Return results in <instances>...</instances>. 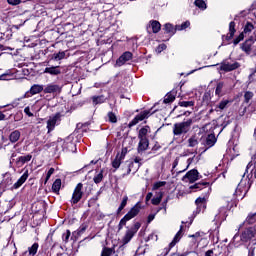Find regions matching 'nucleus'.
I'll use <instances>...</instances> for the list:
<instances>
[{
    "instance_id": "nucleus-26",
    "label": "nucleus",
    "mask_w": 256,
    "mask_h": 256,
    "mask_svg": "<svg viewBox=\"0 0 256 256\" xmlns=\"http://www.w3.org/2000/svg\"><path fill=\"white\" fill-rule=\"evenodd\" d=\"M105 101H107V98L104 95L92 97L93 105H101L102 103H105Z\"/></svg>"
},
{
    "instance_id": "nucleus-39",
    "label": "nucleus",
    "mask_w": 256,
    "mask_h": 256,
    "mask_svg": "<svg viewBox=\"0 0 256 256\" xmlns=\"http://www.w3.org/2000/svg\"><path fill=\"white\" fill-rule=\"evenodd\" d=\"M64 149H67V151H72V153H75V143L73 142H64L63 144Z\"/></svg>"
},
{
    "instance_id": "nucleus-60",
    "label": "nucleus",
    "mask_w": 256,
    "mask_h": 256,
    "mask_svg": "<svg viewBox=\"0 0 256 256\" xmlns=\"http://www.w3.org/2000/svg\"><path fill=\"white\" fill-rule=\"evenodd\" d=\"M153 197V193L149 192L147 195H146V203H149V201H151V198Z\"/></svg>"
},
{
    "instance_id": "nucleus-53",
    "label": "nucleus",
    "mask_w": 256,
    "mask_h": 256,
    "mask_svg": "<svg viewBox=\"0 0 256 256\" xmlns=\"http://www.w3.org/2000/svg\"><path fill=\"white\" fill-rule=\"evenodd\" d=\"M235 32H236V30H235V23L232 21L229 24V33H232V35H235Z\"/></svg>"
},
{
    "instance_id": "nucleus-5",
    "label": "nucleus",
    "mask_w": 256,
    "mask_h": 256,
    "mask_svg": "<svg viewBox=\"0 0 256 256\" xmlns=\"http://www.w3.org/2000/svg\"><path fill=\"white\" fill-rule=\"evenodd\" d=\"M83 199V183H78L72 194L71 203L77 205Z\"/></svg>"
},
{
    "instance_id": "nucleus-19",
    "label": "nucleus",
    "mask_w": 256,
    "mask_h": 256,
    "mask_svg": "<svg viewBox=\"0 0 256 256\" xmlns=\"http://www.w3.org/2000/svg\"><path fill=\"white\" fill-rule=\"evenodd\" d=\"M27 179H29V170H26L23 175L17 180V182L14 183L12 189H19V187H21V185H23V183H25Z\"/></svg>"
},
{
    "instance_id": "nucleus-56",
    "label": "nucleus",
    "mask_w": 256,
    "mask_h": 256,
    "mask_svg": "<svg viewBox=\"0 0 256 256\" xmlns=\"http://www.w3.org/2000/svg\"><path fill=\"white\" fill-rule=\"evenodd\" d=\"M187 255L199 256V254L197 252H185V253L180 254L179 256H187Z\"/></svg>"
},
{
    "instance_id": "nucleus-54",
    "label": "nucleus",
    "mask_w": 256,
    "mask_h": 256,
    "mask_svg": "<svg viewBox=\"0 0 256 256\" xmlns=\"http://www.w3.org/2000/svg\"><path fill=\"white\" fill-rule=\"evenodd\" d=\"M7 3L12 6L21 5V0H7Z\"/></svg>"
},
{
    "instance_id": "nucleus-58",
    "label": "nucleus",
    "mask_w": 256,
    "mask_h": 256,
    "mask_svg": "<svg viewBox=\"0 0 256 256\" xmlns=\"http://www.w3.org/2000/svg\"><path fill=\"white\" fill-rule=\"evenodd\" d=\"M165 49H167V45H165V44H160L159 46H158V52L159 53H161V51H165Z\"/></svg>"
},
{
    "instance_id": "nucleus-48",
    "label": "nucleus",
    "mask_w": 256,
    "mask_h": 256,
    "mask_svg": "<svg viewBox=\"0 0 256 256\" xmlns=\"http://www.w3.org/2000/svg\"><path fill=\"white\" fill-rule=\"evenodd\" d=\"M195 203L197 207H205V197H198Z\"/></svg>"
},
{
    "instance_id": "nucleus-12",
    "label": "nucleus",
    "mask_w": 256,
    "mask_h": 256,
    "mask_svg": "<svg viewBox=\"0 0 256 256\" xmlns=\"http://www.w3.org/2000/svg\"><path fill=\"white\" fill-rule=\"evenodd\" d=\"M131 59H133V53L127 51L124 52L117 60H116V65H118V67H121L123 65H125V63H127V61H131Z\"/></svg>"
},
{
    "instance_id": "nucleus-11",
    "label": "nucleus",
    "mask_w": 256,
    "mask_h": 256,
    "mask_svg": "<svg viewBox=\"0 0 256 256\" xmlns=\"http://www.w3.org/2000/svg\"><path fill=\"white\" fill-rule=\"evenodd\" d=\"M31 159H33V155H31V154L19 156L15 160V167H17L18 169H21V167H23V165H25V163H29V161H31Z\"/></svg>"
},
{
    "instance_id": "nucleus-63",
    "label": "nucleus",
    "mask_w": 256,
    "mask_h": 256,
    "mask_svg": "<svg viewBox=\"0 0 256 256\" xmlns=\"http://www.w3.org/2000/svg\"><path fill=\"white\" fill-rule=\"evenodd\" d=\"M153 219H155V214H150L148 216V223H151V221H153Z\"/></svg>"
},
{
    "instance_id": "nucleus-6",
    "label": "nucleus",
    "mask_w": 256,
    "mask_h": 256,
    "mask_svg": "<svg viewBox=\"0 0 256 256\" xmlns=\"http://www.w3.org/2000/svg\"><path fill=\"white\" fill-rule=\"evenodd\" d=\"M182 181H185L186 183H195V181H199V171H197V169L188 171L186 175L182 177Z\"/></svg>"
},
{
    "instance_id": "nucleus-55",
    "label": "nucleus",
    "mask_w": 256,
    "mask_h": 256,
    "mask_svg": "<svg viewBox=\"0 0 256 256\" xmlns=\"http://www.w3.org/2000/svg\"><path fill=\"white\" fill-rule=\"evenodd\" d=\"M24 113H25L28 117H33V112H31V108H29V106H27L26 108H24Z\"/></svg>"
},
{
    "instance_id": "nucleus-43",
    "label": "nucleus",
    "mask_w": 256,
    "mask_h": 256,
    "mask_svg": "<svg viewBox=\"0 0 256 256\" xmlns=\"http://www.w3.org/2000/svg\"><path fill=\"white\" fill-rule=\"evenodd\" d=\"M255 221H256V213L249 214L246 218V223H248V225H253Z\"/></svg>"
},
{
    "instance_id": "nucleus-23",
    "label": "nucleus",
    "mask_w": 256,
    "mask_h": 256,
    "mask_svg": "<svg viewBox=\"0 0 256 256\" xmlns=\"http://www.w3.org/2000/svg\"><path fill=\"white\" fill-rule=\"evenodd\" d=\"M139 144H138V152L141 153V151H147V147H149V140L147 138H139Z\"/></svg>"
},
{
    "instance_id": "nucleus-4",
    "label": "nucleus",
    "mask_w": 256,
    "mask_h": 256,
    "mask_svg": "<svg viewBox=\"0 0 256 256\" xmlns=\"http://www.w3.org/2000/svg\"><path fill=\"white\" fill-rule=\"evenodd\" d=\"M153 108H151L150 110H145L143 112H141L140 114L136 115L135 118L128 124V127H135V125H137V123H139L140 121H143L144 119H147L150 115H153Z\"/></svg>"
},
{
    "instance_id": "nucleus-3",
    "label": "nucleus",
    "mask_w": 256,
    "mask_h": 256,
    "mask_svg": "<svg viewBox=\"0 0 256 256\" xmlns=\"http://www.w3.org/2000/svg\"><path fill=\"white\" fill-rule=\"evenodd\" d=\"M139 229H141V223L139 222H136L130 229H128L122 238V245L119 247V249H123V247H125V245H127V243H129L131 239L135 237V234L137 231H139Z\"/></svg>"
},
{
    "instance_id": "nucleus-45",
    "label": "nucleus",
    "mask_w": 256,
    "mask_h": 256,
    "mask_svg": "<svg viewBox=\"0 0 256 256\" xmlns=\"http://www.w3.org/2000/svg\"><path fill=\"white\" fill-rule=\"evenodd\" d=\"M253 92L247 91L244 94V103H249L253 99Z\"/></svg>"
},
{
    "instance_id": "nucleus-18",
    "label": "nucleus",
    "mask_w": 256,
    "mask_h": 256,
    "mask_svg": "<svg viewBox=\"0 0 256 256\" xmlns=\"http://www.w3.org/2000/svg\"><path fill=\"white\" fill-rule=\"evenodd\" d=\"M255 237V228L246 229L241 235V241H249V239H253Z\"/></svg>"
},
{
    "instance_id": "nucleus-44",
    "label": "nucleus",
    "mask_w": 256,
    "mask_h": 256,
    "mask_svg": "<svg viewBox=\"0 0 256 256\" xmlns=\"http://www.w3.org/2000/svg\"><path fill=\"white\" fill-rule=\"evenodd\" d=\"M180 107H195V101H181L179 102Z\"/></svg>"
},
{
    "instance_id": "nucleus-22",
    "label": "nucleus",
    "mask_w": 256,
    "mask_h": 256,
    "mask_svg": "<svg viewBox=\"0 0 256 256\" xmlns=\"http://www.w3.org/2000/svg\"><path fill=\"white\" fill-rule=\"evenodd\" d=\"M164 31L165 33H167L168 35H171V37H173V35H175V33H177V25L173 26V24L171 23H166L164 25Z\"/></svg>"
},
{
    "instance_id": "nucleus-33",
    "label": "nucleus",
    "mask_w": 256,
    "mask_h": 256,
    "mask_svg": "<svg viewBox=\"0 0 256 256\" xmlns=\"http://www.w3.org/2000/svg\"><path fill=\"white\" fill-rule=\"evenodd\" d=\"M65 55H66L65 51H60V52H58V53H54V54L52 55V60H53V61H61V60H63V58L65 57Z\"/></svg>"
},
{
    "instance_id": "nucleus-16",
    "label": "nucleus",
    "mask_w": 256,
    "mask_h": 256,
    "mask_svg": "<svg viewBox=\"0 0 256 256\" xmlns=\"http://www.w3.org/2000/svg\"><path fill=\"white\" fill-rule=\"evenodd\" d=\"M44 73L48 75H52V77H57V75H61V67L60 66H48L44 69Z\"/></svg>"
},
{
    "instance_id": "nucleus-24",
    "label": "nucleus",
    "mask_w": 256,
    "mask_h": 256,
    "mask_svg": "<svg viewBox=\"0 0 256 256\" xmlns=\"http://www.w3.org/2000/svg\"><path fill=\"white\" fill-rule=\"evenodd\" d=\"M21 139V132L19 130H14L9 135V141L10 143H17Z\"/></svg>"
},
{
    "instance_id": "nucleus-40",
    "label": "nucleus",
    "mask_w": 256,
    "mask_h": 256,
    "mask_svg": "<svg viewBox=\"0 0 256 256\" xmlns=\"http://www.w3.org/2000/svg\"><path fill=\"white\" fill-rule=\"evenodd\" d=\"M113 253H115V249L105 247L102 250L101 256H111Z\"/></svg>"
},
{
    "instance_id": "nucleus-46",
    "label": "nucleus",
    "mask_w": 256,
    "mask_h": 256,
    "mask_svg": "<svg viewBox=\"0 0 256 256\" xmlns=\"http://www.w3.org/2000/svg\"><path fill=\"white\" fill-rule=\"evenodd\" d=\"M165 185H167V182L159 181V182L154 183L152 189H153V191H157V189H160V187H165Z\"/></svg>"
},
{
    "instance_id": "nucleus-27",
    "label": "nucleus",
    "mask_w": 256,
    "mask_h": 256,
    "mask_svg": "<svg viewBox=\"0 0 256 256\" xmlns=\"http://www.w3.org/2000/svg\"><path fill=\"white\" fill-rule=\"evenodd\" d=\"M231 102L229 100H222L219 104L215 106V111H223V109H227V106Z\"/></svg>"
},
{
    "instance_id": "nucleus-35",
    "label": "nucleus",
    "mask_w": 256,
    "mask_h": 256,
    "mask_svg": "<svg viewBox=\"0 0 256 256\" xmlns=\"http://www.w3.org/2000/svg\"><path fill=\"white\" fill-rule=\"evenodd\" d=\"M191 26V22L185 21L180 25H176V31H185V29Z\"/></svg>"
},
{
    "instance_id": "nucleus-30",
    "label": "nucleus",
    "mask_w": 256,
    "mask_h": 256,
    "mask_svg": "<svg viewBox=\"0 0 256 256\" xmlns=\"http://www.w3.org/2000/svg\"><path fill=\"white\" fill-rule=\"evenodd\" d=\"M147 133H149V126H145L139 130L138 139H147Z\"/></svg>"
},
{
    "instance_id": "nucleus-28",
    "label": "nucleus",
    "mask_w": 256,
    "mask_h": 256,
    "mask_svg": "<svg viewBox=\"0 0 256 256\" xmlns=\"http://www.w3.org/2000/svg\"><path fill=\"white\" fill-rule=\"evenodd\" d=\"M61 190V179H56L52 184V191L53 193H57L59 195V191Z\"/></svg>"
},
{
    "instance_id": "nucleus-7",
    "label": "nucleus",
    "mask_w": 256,
    "mask_h": 256,
    "mask_svg": "<svg viewBox=\"0 0 256 256\" xmlns=\"http://www.w3.org/2000/svg\"><path fill=\"white\" fill-rule=\"evenodd\" d=\"M44 89L45 88L43 87V85L34 84L31 86L30 90L22 96V99H29V97L41 93L42 91H44Z\"/></svg>"
},
{
    "instance_id": "nucleus-51",
    "label": "nucleus",
    "mask_w": 256,
    "mask_h": 256,
    "mask_svg": "<svg viewBox=\"0 0 256 256\" xmlns=\"http://www.w3.org/2000/svg\"><path fill=\"white\" fill-rule=\"evenodd\" d=\"M85 231H87V226H86L85 224H82V225L77 229L78 235H83Z\"/></svg>"
},
{
    "instance_id": "nucleus-10",
    "label": "nucleus",
    "mask_w": 256,
    "mask_h": 256,
    "mask_svg": "<svg viewBox=\"0 0 256 256\" xmlns=\"http://www.w3.org/2000/svg\"><path fill=\"white\" fill-rule=\"evenodd\" d=\"M182 232H183V226H180V230L176 233L172 242H170L169 246L164 249V251H166L165 256H167L169 254V251H171V249H173V247L177 245L179 241H181Z\"/></svg>"
},
{
    "instance_id": "nucleus-62",
    "label": "nucleus",
    "mask_w": 256,
    "mask_h": 256,
    "mask_svg": "<svg viewBox=\"0 0 256 256\" xmlns=\"http://www.w3.org/2000/svg\"><path fill=\"white\" fill-rule=\"evenodd\" d=\"M15 157H17V153H12L10 163H15Z\"/></svg>"
},
{
    "instance_id": "nucleus-14",
    "label": "nucleus",
    "mask_w": 256,
    "mask_h": 256,
    "mask_svg": "<svg viewBox=\"0 0 256 256\" xmlns=\"http://www.w3.org/2000/svg\"><path fill=\"white\" fill-rule=\"evenodd\" d=\"M148 33H159L161 31V23L157 20H151L146 27Z\"/></svg>"
},
{
    "instance_id": "nucleus-36",
    "label": "nucleus",
    "mask_w": 256,
    "mask_h": 256,
    "mask_svg": "<svg viewBox=\"0 0 256 256\" xmlns=\"http://www.w3.org/2000/svg\"><path fill=\"white\" fill-rule=\"evenodd\" d=\"M121 161H123V159L119 157V154H117L116 158L112 162V167H114V169H119V167H121Z\"/></svg>"
},
{
    "instance_id": "nucleus-21",
    "label": "nucleus",
    "mask_w": 256,
    "mask_h": 256,
    "mask_svg": "<svg viewBox=\"0 0 256 256\" xmlns=\"http://www.w3.org/2000/svg\"><path fill=\"white\" fill-rule=\"evenodd\" d=\"M39 251V243H34L31 247H28V251L24 252L23 256H35Z\"/></svg>"
},
{
    "instance_id": "nucleus-59",
    "label": "nucleus",
    "mask_w": 256,
    "mask_h": 256,
    "mask_svg": "<svg viewBox=\"0 0 256 256\" xmlns=\"http://www.w3.org/2000/svg\"><path fill=\"white\" fill-rule=\"evenodd\" d=\"M233 37H235V34H232L231 32H229V33L226 35V41H231V39H233Z\"/></svg>"
},
{
    "instance_id": "nucleus-20",
    "label": "nucleus",
    "mask_w": 256,
    "mask_h": 256,
    "mask_svg": "<svg viewBox=\"0 0 256 256\" xmlns=\"http://www.w3.org/2000/svg\"><path fill=\"white\" fill-rule=\"evenodd\" d=\"M246 183H249V180L247 178L245 180L242 179L240 181V183L238 184V187H237L236 192H235L236 195L241 197V193H242V191H244V195L242 196V199L247 194V188L243 189V187H245Z\"/></svg>"
},
{
    "instance_id": "nucleus-31",
    "label": "nucleus",
    "mask_w": 256,
    "mask_h": 256,
    "mask_svg": "<svg viewBox=\"0 0 256 256\" xmlns=\"http://www.w3.org/2000/svg\"><path fill=\"white\" fill-rule=\"evenodd\" d=\"M104 171L100 170L99 172H97L93 178L94 183H96V185H99V183H101V181H103V175Z\"/></svg>"
},
{
    "instance_id": "nucleus-61",
    "label": "nucleus",
    "mask_w": 256,
    "mask_h": 256,
    "mask_svg": "<svg viewBox=\"0 0 256 256\" xmlns=\"http://www.w3.org/2000/svg\"><path fill=\"white\" fill-rule=\"evenodd\" d=\"M241 227H243V224H241V225L239 226V228L237 229V233L234 235L232 241H235V239H237V237H239V229H241Z\"/></svg>"
},
{
    "instance_id": "nucleus-47",
    "label": "nucleus",
    "mask_w": 256,
    "mask_h": 256,
    "mask_svg": "<svg viewBox=\"0 0 256 256\" xmlns=\"http://www.w3.org/2000/svg\"><path fill=\"white\" fill-rule=\"evenodd\" d=\"M243 39H245V34L242 32L238 35L237 38L234 39L233 43L234 45H239V43H241V41H243Z\"/></svg>"
},
{
    "instance_id": "nucleus-49",
    "label": "nucleus",
    "mask_w": 256,
    "mask_h": 256,
    "mask_svg": "<svg viewBox=\"0 0 256 256\" xmlns=\"http://www.w3.org/2000/svg\"><path fill=\"white\" fill-rule=\"evenodd\" d=\"M108 119L110 123H117V116L113 112L108 113Z\"/></svg>"
},
{
    "instance_id": "nucleus-1",
    "label": "nucleus",
    "mask_w": 256,
    "mask_h": 256,
    "mask_svg": "<svg viewBox=\"0 0 256 256\" xmlns=\"http://www.w3.org/2000/svg\"><path fill=\"white\" fill-rule=\"evenodd\" d=\"M141 211V203H136L130 211L120 220L118 229L121 230L125 225H127V221H131V219H135L137 215H139Z\"/></svg>"
},
{
    "instance_id": "nucleus-41",
    "label": "nucleus",
    "mask_w": 256,
    "mask_h": 256,
    "mask_svg": "<svg viewBox=\"0 0 256 256\" xmlns=\"http://www.w3.org/2000/svg\"><path fill=\"white\" fill-rule=\"evenodd\" d=\"M199 145V141L195 136L188 139V147H197Z\"/></svg>"
},
{
    "instance_id": "nucleus-32",
    "label": "nucleus",
    "mask_w": 256,
    "mask_h": 256,
    "mask_svg": "<svg viewBox=\"0 0 256 256\" xmlns=\"http://www.w3.org/2000/svg\"><path fill=\"white\" fill-rule=\"evenodd\" d=\"M129 201V197L127 196V195H125L124 197H123V199H122V202H121V204H120V206L118 207V209H117V213L119 214V213H121V211L123 210V209H125V207H127V202Z\"/></svg>"
},
{
    "instance_id": "nucleus-57",
    "label": "nucleus",
    "mask_w": 256,
    "mask_h": 256,
    "mask_svg": "<svg viewBox=\"0 0 256 256\" xmlns=\"http://www.w3.org/2000/svg\"><path fill=\"white\" fill-rule=\"evenodd\" d=\"M125 155H127V148H123L121 153L119 154L120 159H125Z\"/></svg>"
},
{
    "instance_id": "nucleus-42",
    "label": "nucleus",
    "mask_w": 256,
    "mask_h": 256,
    "mask_svg": "<svg viewBox=\"0 0 256 256\" xmlns=\"http://www.w3.org/2000/svg\"><path fill=\"white\" fill-rule=\"evenodd\" d=\"M162 199H163V192H159L158 196H156L152 199V205H159V203H161Z\"/></svg>"
},
{
    "instance_id": "nucleus-50",
    "label": "nucleus",
    "mask_w": 256,
    "mask_h": 256,
    "mask_svg": "<svg viewBox=\"0 0 256 256\" xmlns=\"http://www.w3.org/2000/svg\"><path fill=\"white\" fill-rule=\"evenodd\" d=\"M69 237H71V231L66 230V232L62 235L64 243H69Z\"/></svg>"
},
{
    "instance_id": "nucleus-9",
    "label": "nucleus",
    "mask_w": 256,
    "mask_h": 256,
    "mask_svg": "<svg viewBox=\"0 0 256 256\" xmlns=\"http://www.w3.org/2000/svg\"><path fill=\"white\" fill-rule=\"evenodd\" d=\"M59 121H61L60 113H56L55 115L49 117V119L47 120L48 133H51V131L55 129V125H57Z\"/></svg>"
},
{
    "instance_id": "nucleus-8",
    "label": "nucleus",
    "mask_w": 256,
    "mask_h": 256,
    "mask_svg": "<svg viewBox=\"0 0 256 256\" xmlns=\"http://www.w3.org/2000/svg\"><path fill=\"white\" fill-rule=\"evenodd\" d=\"M240 65L238 62H229L227 60L223 61L220 64V70L229 73V71H235V69H239Z\"/></svg>"
},
{
    "instance_id": "nucleus-29",
    "label": "nucleus",
    "mask_w": 256,
    "mask_h": 256,
    "mask_svg": "<svg viewBox=\"0 0 256 256\" xmlns=\"http://www.w3.org/2000/svg\"><path fill=\"white\" fill-rule=\"evenodd\" d=\"M224 87H225V83L218 82L217 85H216V89H215V95H217L218 97H222Z\"/></svg>"
},
{
    "instance_id": "nucleus-13",
    "label": "nucleus",
    "mask_w": 256,
    "mask_h": 256,
    "mask_svg": "<svg viewBox=\"0 0 256 256\" xmlns=\"http://www.w3.org/2000/svg\"><path fill=\"white\" fill-rule=\"evenodd\" d=\"M189 189H195V191H203V189H205V193L209 194L211 191V186H209V182H202L191 185Z\"/></svg>"
},
{
    "instance_id": "nucleus-2",
    "label": "nucleus",
    "mask_w": 256,
    "mask_h": 256,
    "mask_svg": "<svg viewBox=\"0 0 256 256\" xmlns=\"http://www.w3.org/2000/svg\"><path fill=\"white\" fill-rule=\"evenodd\" d=\"M191 125H193V120L188 119L184 122L175 123L173 126V134L176 136L185 135L191 131Z\"/></svg>"
},
{
    "instance_id": "nucleus-34",
    "label": "nucleus",
    "mask_w": 256,
    "mask_h": 256,
    "mask_svg": "<svg viewBox=\"0 0 256 256\" xmlns=\"http://www.w3.org/2000/svg\"><path fill=\"white\" fill-rule=\"evenodd\" d=\"M194 5H196L198 9H201V11H205V9H207V3H205V0H195Z\"/></svg>"
},
{
    "instance_id": "nucleus-38",
    "label": "nucleus",
    "mask_w": 256,
    "mask_h": 256,
    "mask_svg": "<svg viewBox=\"0 0 256 256\" xmlns=\"http://www.w3.org/2000/svg\"><path fill=\"white\" fill-rule=\"evenodd\" d=\"M173 101H175V95L171 92H169L163 100V103L169 104V103H173Z\"/></svg>"
},
{
    "instance_id": "nucleus-37",
    "label": "nucleus",
    "mask_w": 256,
    "mask_h": 256,
    "mask_svg": "<svg viewBox=\"0 0 256 256\" xmlns=\"http://www.w3.org/2000/svg\"><path fill=\"white\" fill-rule=\"evenodd\" d=\"M255 29V26H253V23L247 22L246 25L244 26L243 34L247 35V33H251Z\"/></svg>"
},
{
    "instance_id": "nucleus-52",
    "label": "nucleus",
    "mask_w": 256,
    "mask_h": 256,
    "mask_svg": "<svg viewBox=\"0 0 256 256\" xmlns=\"http://www.w3.org/2000/svg\"><path fill=\"white\" fill-rule=\"evenodd\" d=\"M55 173V168H50L47 172L46 175V180L45 183H47V181H49V179H51V175H53Z\"/></svg>"
},
{
    "instance_id": "nucleus-15",
    "label": "nucleus",
    "mask_w": 256,
    "mask_h": 256,
    "mask_svg": "<svg viewBox=\"0 0 256 256\" xmlns=\"http://www.w3.org/2000/svg\"><path fill=\"white\" fill-rule=\"evenodd\" d=\"M253 43H255V38H253V36L242 43L241 49L244 51V53H246V55H251V47H253Z\"/></svg>"
},
{
    "instance_id": "nucleus-17",
    "label": "nucleus",
    "mask_w": 256,
    "mask_h": 256,
    "mask_svg": "<svg viewBox=\"0 0 256 256\" xmlns=\"http://www.w3.org/2000/svg\"><path fill=\"white\" fill-rule=\"evenodd\" d=\"M44 93H52L53 95H57V93H61V86L57 84H48L44 88Z\"/></svg>"
},
{
    "instance_id": "nucleus-25",
    "label": "nucleus",
    "mask_w": 256,
    "mask_h": 256,
    "mask_svg": "<svg viewBox=\"0 0 256 256\" xmlns=\"http://www.w3.org/2000/svg\"><path fill=\"white\" fill-rule=\"evenodd\" d=\"M217 143V138L215 137V134H209L206 137V147L211 148L213 145Z\"/></svg>"
},
{
    "instance_id": "nucleus-64",
    "label": "nucleus",
    "mask_w": 256,
    "mask_h": 256,
    "mask_svg": "<svg viewBox=\"0 0 256 256\" xmlns=\"http://www.w3.org/2000/svg\"><path fill=\"white\" fill-rule=\"evenodd\" d=\"M205 256H213V250L206 251Z\"/></svg>"
}]
</instances>
